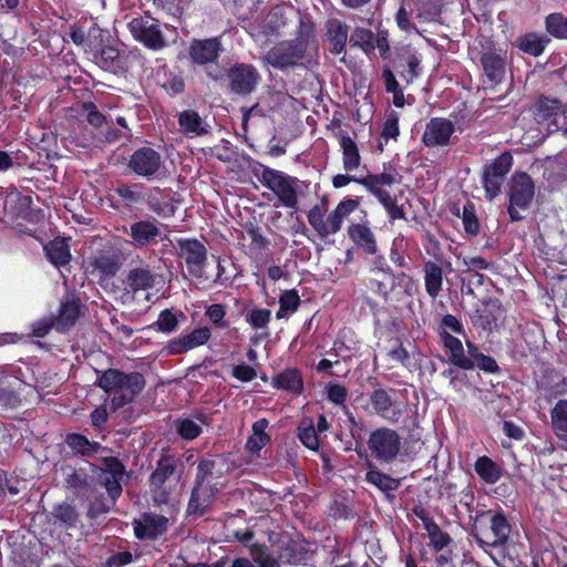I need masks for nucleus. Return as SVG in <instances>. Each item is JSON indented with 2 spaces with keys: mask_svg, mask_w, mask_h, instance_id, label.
Instances as JSON below:
<instances>
[{
  "mask_svg": "<svg viewBox=\"0 0 567 567\" xmlns=\"http://www.w3.org/2000/svg\"><path fill=\"white\" fill-rule=\"evenodd\" d=\"M534 197V183L526 173H516L512 177L508 214L512 221L522 219L517 209H527Z\"/></svg>",
  "mask_w": 567,
  "mask_h": 567,
  "instance_id": "nucleus-6",
  "label": "nucleus"
},
{
  "mask_svg": "<svg viewBox=\"0 0 567 567\" xmlns=\"http://www.w3.org/2000/svg\"><path fill=\"white\" fill-rule=\"evenodd\" d=\"M365 481L383 493H391L399 488L400 481L395 480L377 468H370L365 474Z\"/></svg>",
  "mask_w": 567,
  "mask_h": 567,
  "instance_id": "nucleus-37",
  "label": "nucleus"
},
{
  "mask_svg": "<svg viewBox=\"0 0 567 567\" xmlns=\"http://www.w3.org/2000/svg\"><path fill=\"white\" fill-rule=\"evenodd\" d=\"M128 168L146 179L157 178L163 168L162 156L154 148H138L131 155Z\"/></svg>",
  "mask_w": 567,
  "mask_h": 567,
  "instance_id": "nucleus-8",
  "label": "nucleus"
},
{
  "mask_svg": "<svg viewBox=\"0 0 567 567\" xmlns=\"http://www.w3.org/2000/svg\"><path fill=\"white\" fill-rule=\"evenodd\" d=\"M55 320L53 317L42 318L32 324V333L34 337L42 338L49 333L54 326Z\"/></svg>",
  "mask_w": 567,
  "mask_h": 567,
  "instance_id": "nucleus-60",
  "label": "nucleus"
},
{
  "mask_svg": "<svg viewBox=\"0 0 567 567\" xmlns=\"http://www.w3.org/2000/svg\"><path fill=\"white\" fill-rule=\"evenodd\" d=\"M220 43L217 39L194 41L189 48V55L197 64H206L217 59Z\"/></svg>",
  "mask_w": 567,
  "mask_h": 567,
  "instance_id": "nucleus-21",
  "label": "nucleus"
},
{
  "mask_svg": "<svg viewBox=\"0 0 567 567\" xmlns=\"http://www.w3.org/2000/svg\"><path fill=\"white\" fill-rule=\"evenodd\" d=\"M551 426L559 439H567V400H559L550 411Z\"/></svg>",
  "mask_w": 567,
  "mask_h": 567,
  "instance_id": "nucleus-35",
  "label": "nucleus"
},
{
  "mask_svg": "<svg viewBox=\"0 0 567 567\" xmlns=\"http://www.w3.org/2000/svg\"><path fill=\"white\" fill-rule=\"evenodd\" d=\"M96 385L111 396V409L115 412L134 400L143 390L145 380L138 372L126 374L117 369H109L99 377Z\"/></svg>",
  "mask_w": 567,
  "mask_h": 567,
  "instance_id": "nucleus-1",
  "label": "nucleus"
},
{
  "mask_svg": "<svg viewBox=\"0 0 567 567\" xmlns=\"http://www.w3.org/2000/svg\"><path fill=\"white\" fill-rule=\"evenodd\" d=\"M349 43L352 48H360L365 53H370L375 49L374 33L369 29L357 27L349 39Z\"/></svg>",
  "mask_w": 567,
  "mask_h": 567,
  "instance_id": "nucleus-40",
  "label": "nucleus"
},
{
  "mask_svg": "<svg viewBox=\"0 0 567 567\" xmlns=\"http://www.w3.org/2000/svg\"><path fill=\"white\" fill-rule=\"evenodd\" d=\"M250 555L252 559L259 565V567H282V563L272 554L266 551V549L257 544L250 546Z\"/></svg>",
  "mask_w": 567,
  "mask_h": 567,
  "instance_id": "nucleus-46",
  "label": "nucleus"
},
{
  "mask_svg": "<svg viewBox=\"0 0 567 567\" xmlns=\"http://www.w3.org/2000/svg\"><path fill=\"white\" fill-rule=\"evenodd\" d=\"M268 424L269 422L266 419H260L252 424V434L246 444L250 452H259L269 442L270 437L266 433Z\"/></svg>",
  "mask_w": 567,
  "mask_h": 567,
  "instance_id": "nucleus-36",
  "label": "nucleus"
},
{
  "mask_svg": "<svg viewBox=\"0 0 567 567\" xmlns=\"http://www.w3.org/2000/svg\"><path fill=\"white\" fill-rule=\"evenodd\" d=\"M156 276L151 267L140 261L135 266L131 265L126 275L125 285L128 291L135 293L141 290L147 291L148 289L153 288Z\"/></svg>",
  "mask_w": 567,
  "mask_h": 567,
  "instance_id": "nucleus-15",
  "label": "nucleus"
},
{
  "mask_svg": "<svg viewBox=\"0 0 567 567\" xmlns=\"http://www.w3.org/2000/svg\"><path fill=\"white\" fill-rule=\"evenodd\" d=\"M504 182V178L493 175L486 171L483 172V185L486 192V195L489 199H493L501 193V186Z\"/></svg>",
  "mask_w": 567,
  "mask_h": 567,
  "instance_id": "nucleus-57",
  "label": "nucleus"
},
{
  "mask_svg": "<svg viewBox=\"0 0 567 567\" xmlns=\"http://www.w3.org/2000/svg\"><path fill=\"white\" fill-rule=\"evenodd\" d=\"M454 131V124L450 120L433 117L425 125L422 142L427 147L447 146Z\"/></svg>",
  "mask_w": 567,
  "mask_h": 567,
  "instance_id": "nucleus-12",
  "label": "nucleus"
},
{
  "mask_svg": "<svg viewBox=\"0 0 567 567\" xmlns=\"http://www.w3.org/2000/svg\"><path fill=\"white\" fill-rule=\"evenodd\" d=\"M66 445L78 455L91 457L105 449L97 442H91L87 437L79 433L68 434Z\"/></svg>",
  "mask_w": 567,
  "mask_h": 567,
  "instance_id": "nucleus-27",
  "label": "nucleus"
},
{
  "mask_svg": "<svg viewBox=\"0 0 567 567\" xmlns=\"http://www.w3.org/2000/svg\"><path fill=\"white\" fill-rule=\"evenodd\" d=\"M299 440L301 443L307 446L309 450L316 451L319 447V439L317 435V430L313 427L311 423L306 424L305 422L299 427Z\"/></svg>",
  "mask_w": 567,
  "mask_h": 567,
  "instance_id": "nucleus-55",
  "label": "nucleus"
},
{
  "mask_svg": "<svg viewBox=\"0 0 567 567\" xmlns=\"http://www.w3.org/2000/svg\"><path fill=\"white\" fill-rule=\"evenodd\" d=\"M177 484L174 483H156L155 481H151V491L153 494V499L158 505L167 504L176 491Z\"/></svg>",
  "mask_w": 567,
  "mask_h": 567,
  "instance_id": "nucleus-50",
  "label": "nucleus"
},
{
  "mask_svg": "<svg viewBox=\"0 0 567 567\" xmlns=\"http://www.w3.org/2000/svg\"><path fill=\"white\" fill-rule=\"evenodd\" d=\"M176 430L185 440H194L202 432V426L190 419H182L176 421Z\"/></svg>",
  "mask_w": 567,
  "mask_h": 567,
  "instance_id": "nucleus-54",
  "label": "nucleus"
},
{
  "mask_svg": "<svg viewBox=\"0 0 567 567\" xmlns=\"http://www.w3.org/2000/svg\"><path fill=\"white\" fill-rule=\"evenodd\" d=\"M546 30L555 38L567 39V18L561 13H551L546 18Z\"/></svg>",
  "mask_w": 567,
  "mask_h": 567,
  "instance_id": "nucleus-48",
  "label": "nucleus"
},
{
  "mask_svg": "<svg viewBox=\"0 0 567 567\" xmlns=\"http://www.w3.org/2000/svg\"><path fill=\"white\" fill-rule=\"evenodd\" d=\"M358 206L359 203L355 199L348 198L341 200L337 207L324 217L322 238L338 233L341 229L344 218L354 212Z\"/></svg>",
  "mask_w": 567,
  "mask_h": 567,
  "instance_id": "nucleus-18",
  "label": "nucleus"
},
{
  "mask_svg": "<svg viewBox=\"0 0 567 567\" xmlns=\"http://www.w3.org/2000/svg\"><path fill=\"white\" fill-rule=\"evenodd\" d=\"M513 164V157L509 153L505 152L501 154L493 163L485 165L484 171L505 178Z\"/></svg>",
  "mask_w": 567,
  "mask_h": 567,
  "instance_id": "nucleus-51",
  "label": "nucleus"
},
{
  "mask_svg": "<svg viewBox=\"0 0 567 567\" xmlns=\"http://www.w3.org/2000/svg\"><path fill=\"white\" fill-rule=\"evenodd\" d=\"M279 310L277 311V318H286L289 313L295 312L299 305L300 298L296 290H287L285 291L279 299Z\"/></svg>",
  "mask_w": 567,
  "mask_h": 567,
  "instance_id": "nucleus-44",
  "label": "nucleus"
},
{
  "mask_svg": "<svg viewBox=\"0 0 567 567\" xmlns=\"http://www.w3.org/2000/svg\"><path fill=\"white\" fill-rule=\"evenodd\" d=\"M178 248V255L183 258L187 265V269L194 277L203 276V268L207 260V249L205 245L190 238H178L176 239Z\"/></svg>",
  "mask_w": 567,
  "mask_h": 567,
  "instance_id": "nucleus-11",
  "label": "nucleus"
},
{
  "mask_svg": "<svg viewBox=\"0 0 567 567\" xmlns=\"http://www.w3.org/2000/svg\"><path fill=\"white\" fill-rule=\"evenodd\" d=\"M399 116L395 112H391L388 114L383 124L382 137L386 141L389 138L395 140L399 135Z\"/></svg>",
  "mask_w": 567,
  "mask_h": 567,
  "instance_id": "nucleus-58",
  "label": "nucleus"
},
{
  "mask_svg": "<svg viewBox=\"0 0 567 567\" xmlns=\"http://www.w3.org/2000/svg\"><path fill=\"white\" fill-rule=\"evenodd\" d=\"M462 264L466 267L467 272L483 270L488 267V262L478 256H465L462 258Z\"/></svg>",
  "mask_w": 567,
  "mask_h": 567,
  "instance_id": "nucleus-64",
  "label": "nucleus"
},
{
  "mask_svg": "<svg viewBox=\"0 0 567 567\" xmlns=\"http://www.w3.org/2000/svg\"><path fill=\"white\" fill-rule=\"evenodd\" d=\"M151 481L178 484L179 477L176 474V463L172 456H163L157 462L156 470L151 475Z\"/></svg>",
  "mask_w": 567,
  "mask_h": 567,
  "instance_id": "nucleus-33",
  "label": "nucleus"
},
{
  "mask_svg": "<svg viewBox=\"0 0 567 567\" xmlns=\"http://www.w3.org/2000/svg\"><path fill=\"white\" fill-rule=\"evenodd\" d=\"M184 134L199 136L207 133L206 125L199 114L193 110L183 111L178 117Z\"/></svg>",
  "mask_w": 567,
  "mask_h": 567,
  "instance_id": "nucleus-31",
  "label": "nucleus"
},
{
  "mask_svg": "<svg viewBox=\"0 0 567 567\" xmlns=\"http://www.w3.org/2000/svg\"><path fill=\"white\" fill-rule=\"evenodd\" d=\"M511 533L512 526L502 513L482 511L473 517L472 534L485 551L505 546Z\"/></svg>",
  "mask_w": 567,
  "mask_h": 567,
  "instance_id": "nucleus-2",
  "label": "nucleus"
},
{
  "mask_svg": "<svg viewBox=\"0 0 567 567\" xmlns=\"http://www.w3.org/2000/svg\"><path fill=\"white\" fill-rule=\"evenodd\" d=\"M424 286L427 295L435 299L443 286V270L436 262L429 260L424 264Z\"/></svg>",
  "mask_w": 567,
  "mask_h": 567,
  "instance_id": "nucleus-25",
  "label": "nucleus"
},
{
  "mask_svg": "<svg viewBox=\"0 0 567 567\" xmlns=\"http://www.w3.org/2000/svg\"><path fill=\"white\" fill-rule=\"evenodd\" d=\"M233 375L243 382H249L256 378L257 373L256 370L249 365L238 364L233 368Z\"/></svg>",
  "mask_w": 567,
  "mask_h": 567,
  "instance_id": "nucleus-63",
  "label": "nucleus"
},
{
  "mask_svg": "<svg viewBox=\"0 0 567 567\" xmlns=\"http://www.w3.org/2000/svg\"><path fill=\"white\" fill-rule=\"evenodd\" d=\"M423 525L429 534L432 545L436 550H441L449 544L450 537L447 534L443 533L439 525L435 524L432 519L423 518Z\"/></svg>",
  "mask_w": 567,
  "mask_h": 567,
  "instance_id": "nucleus-47",
  "label": "nucleus"
},
{
  "mask_svg": "<svg viewBox=\"0 0 567 567\" xmlns=\"http://www.w3.org/2000/svg\"><path fill=\"white\" fill-rule=\"evenodd\" d=\"M167 518L163 515L145 514L142 519L134 522V533L140 539H155L167 528Z\"/></svg>",
  "mask_w": 567,
  "mask_h": 567,
  "instance_id": "nucleus-17",
  "label": "nucleus"
},
{
  "mask_svg": "<svg viewBox=\"0 0 567 567\" xmlns=\"http://www.w3.org/2000/svg\"><path fill=\"white\" fill-rule=\"evenodd\" d=\"M307 51V44L303 40L296 39L282 41L272 47L262 56V61L276 69H286L297 65Z\"/></svg>",
  "mask_w": 567,
  "mask_h": 567,
  "instance_id": "nucleus-5",
  "label": "nucleus"
},
{
  "mask_svg": "<svg viewBox=\"0 0 567 567\" xmlns=\"http://www.w3.org/2000/svg\"><path fill=\"white\" fill-rule=\"evenodd\" d=\"M324 216L319 206L312 207L308 213V221L311 227L322 237Z\"/></svg>",
  "mask_w": 567,
  "mask_h": 567,
  "instance_id": "nucleus-59",
  "label": "nucleus"
},
{
  "mask_svg": "<svg viewBox=\"0 0 567 567\" xmlns=\"http://www.w3.org/2000/svg\"><path fill=\"white\" fill-rule=\"evenodd\" d=\"M340 146L342 148V163L347 172L357 169L361 164L359 148L353 140L348 135L340 137Z\"/></svg>",
  "mask_w": 567,
  "mask_h": 567,
  "instance_id": "nucleus-34",
  "label": "nucleus"
},
{
  "mask_svg": "<svg viewBox=\"0 0 567 567\" xmlns=\"http://www.w3.org/2000/svg\"><path fill=\"white\" fill-rule=\"evenodd\" d=\"M209 338L210 330L208 328L204 327L195 329L190 333L171 340L167 344V352L169 354L185 353L205 344Z\"/></svg>",
  "mask_w": 567,
  "mask_h": 567,
  "instance_id": "nucleus-16",
  "label": "nucleus"
},
{
  "mask_svg": "<svg viewBox=\"0 0 567 567\" xmlns=\"http://www.w3.org/2000/svg\"><path fill=\"white\" fill-rule=\"evenodd\" d=\"M349 237L367 254L374 255L378 250L377 241L371 229L363 224H352L348 228Z\"/></svg>",
  "mask_w": 567,
  "mask_h": 567,
  "instance_id": "nucleus-23",
  "label": "nucleus"
},
{
  "mask_svg": "<svg viewBox=\"0 0 567 567\" xmlns=\"http://www.w3.org/2000/svg\"><path fill=\"white\" fill-rule=\"evenodd\" d=\"M271 319V311L269 309H251L246 313V321L254 329H265Z\"/></svg>",
  "mask_w": 567,
  "mask_h": 567,
  "instance_id": "nucleus-53",
  "label": "nucleus"
},
{
  "mask_svg": "<svg viewBox=\"0 0 567 567\" xmlns=\"http://www.w3.org/2000/svg\"><path fill=\"white\" fill-rule=\"evenodd\" d=\"M229 90L237 95H248L255 91L260 81V74L251 64L239 63L231 66L227 73Z\"/></svg>",
  "mask_w": 567,
  "mask_h": 567,
  "instance_id": "nucleus-10",
  "label": "nucleus"
},
{
  "mask_svg": "<svg viewBox=\"0 0 567 567\" xmlns=\"http://www.w3.org/2000/svg\"><path fill=\"white\" fill-rule=\"evenodd\" d=\"M159 235V228L152 221L141 220L131 225L130 236L136 247L147 246Z\"/></svg>",
  "mask_w": 567,
  "mask_h": 567,
  "instance_id": "nucleus-24",
  "label": "nucleus"
},
{
  "mask_svg": "<svg viewBox=\"0 0 567 567\" xmlns=\"http://www.w3.org/2000/svg\"><path fill=\"white\" fill-rule=\"evenodd\" d=\"M563 115L561 104L558 100L543 97L536 105V120L545 124L547 130L553 132L560 128L558 118Z\"/></svg>",
  "mask_w": 567,
  "mask_h": 567,
  "instance_id": "nucleus-19",
  "label": "nucleus"
},
{
  "mask_svg": "<svg viewBox=\"0 0 567 567\" xmlns=\"http://www.w3.org/2000/svg\"><path fill=\"white\" fill-rule=\"evenodd\" d=\"M217 462L215 460H203L197 466L196 481L197 484H210L213 478H218L221 471L216 470Z\"/></svg>",
  "mask_w": 567,
  "mask_h": 567,
  "instance_id": "nucleus-43",
  "label": "nucleus"
},
{
  "mask_svg": "<svg viewBox=\"0 0 567 567\" xmlns=\"http://www.w3.org/2000/svg\"><path fill=\"white\" fill-rule=\"evenodd\" d=\"M394 389H374L369 398L373 411L381 417L396 423L405 412V404L395 399Z\"/></svg>",
  "mask_w": 567,
  "mask_h": 567,
  "instance_id": "nucleus-7",
  "label": "nucleus"
},
{
  "mask_svg": "<svg viewBox=\"0 0 567 567\" xmlns=\"http://www.w3.org/2000/svg\"><path fill=\"white\" fill-rule=\"evenodd\" d=\"M402 446V437L390 427H379L371 432L368 447L374 458L383 463L393 462Z\"/></svg>",
  "mask_w": 567,
  "mask_h": 567,
  "instance_id": "nucleus-4",
  "label": "nucleus"
},
{
  "mask_svg": "<svg viewBox=\"0 0 567 567\" xmlns=\"http://www.w3.org/2000/svg\"><path fill=\"white\" fill-rule=\"evenodd\" d=\"M278 555L282 565L299 564L303 559L302 554L298 550L295 543H288L281 546Z\"/></svg>",
  "mask_w": 567,
  "mask_h": 567,
  "instance_id": "nucleus-56",
  "label": "nucleus"
},
{
  "mask_svg": "<svg viewBox=\"0 0 567 567\" xmlns=\"http://www.w3.org/2000/svg\"><path fill=\"white\" fill-rule=\"evenodd\" d=\"M328 399L336 404H343L347 398V390L338 383H329L327 386Z\"/></svg>",
  "mask_w": 567,
  "mask_h": 567,
  "instance_id": "nucleus-62",
  "label": "nucleus"
},
{
  "mask_svg": "<svg viewBox=\"0 0 567 567\" xmlns=\"http://www.w3.org/2000/svg\"><path fill=\"white\" fill-rule=\"evenodd\" d=\"M475 471L486 483H496L501 477L499 467L487 456L478 457L475 462Z\"/></svg>",
  "mask_w": 567,
  "mask_h": 567,
  "instance_id": "nucleus-39",
  "label": "nucleus"
},
{
  "mask_svg": "<svg viewBox=\"0 0 567 567\" xmlns=\"http://www.w3.org/2000/svg\"><path fill=\"white\" fill-rule=\"evenodd\" d=\"M481 62L486 76L492 82H501L505 74V59L495 52H486L482 55Z\"/></svg>",
  "mask_w": 567,
  "mask_h": 567,
  "instance_id": "nucleus-29",
  "label": "nucleus"
},
{
  "mask_svg": "<svg viewBox=\"0 0 567 567\" xmlns=\"http://www.w3.org/2000/svg\"><path fill=\"white\" fill-rule=\"evenodd\" d=\"M94 266L104 275H114L121 266V261L117 255L104 252L95 257Z\"/></svg>",
  "mask_w": 567,
  "mask_h": 567,
  "instance_id": "nucleus-49",
  "label": "nucleus"
},
{
  "mask_svg": "<svg viewBox=\"0 0 567 567\" xmlns=\"http://www.w3.org/2000/svg\"><path fill=\"white\" fill-rule=\"evenodd\" d=\"M81 315L80 302L75 298H68L61 302L59 316L56 318V329L65 331L73 326Z\"/></svg>",
  "mask_w": 567,
  "mask_h": 567,
  "instance_id": "nucleus-26",
  "label": "nucleus"
},
{
  "mask_svg": "<svg viewBox=\"0 0 567 567\" xmlns=\"http://www.w3.org/2000/svg\"><path fill=\"white\" fill-rule=\"evenodd\" d=\"M206 315L210 321L220 328H226L227 323L223 320L226 312L221 305L215 303L208 307Z\"/></svg>",
  "mask_w": 567,
  "mask_h": 567,
  "instance_id": "nucleus-61",
  "label": "nucleus"
},
{
  "mask_svg": "<svg viewBox=\"0 0 567 567\" xmlns=\"http://www.w3.org/2000/svg\"><path fill=\"white\" fill-rule=\"evenodd\" d=\"M105 464L107 470H100L97 482L106 489L109 497L114 504L122 494L121 481L124 475V466L115 457L105 458Z\"/></svg>",
  "mask_w": 567,
  "mask_h": 567,
  "instance_id": "nucleus-13",
  "label": "nucleus"
},
{
  "mask_svg": "<svg viewBox=\"0 0 567 567\" xmlns=\"http://www.w3.org/2000/svg\"><path fill=\"white\" fill-rule=\"evenodd\" d=\"M53 524H59L65 529L75 528L80 523V514L75 506L62 503L53 507L51 512Z\"/></svg>",
  "mask_w": 567,
  "mask_h": 567,
  "instance_id": "nucleus-28",
  "label": "nucleus"
},
{
  "mask_svg": "<svg viewBox=\"0 0 567 567\" xmlns=\"http://www.w3.org/2000/svg\"><path fill=\"white\" fill-rule=\"evenodd\" d=\"M143 184L125 185L122 184L116 188V194L128 205L138 204L145 200Z\"/></svg>",
  "mask_w": 567,
  "mask_h": 567,
  "instance_id": "nucleus-41",
  "label": "nucleus"
},
{
  "mask_svg": "<svg viewBox=\"0 0 567 567\" xmlns=\"http://www.w3.org/2000/svg\"><path fill=\"white\" fill-rule=\"evenodd\" d=\"M181 318H185L182 311L174 312L171 309H165L159 313L155 324L158 331L171 333L176 330Z\"/></svg>",
  "mask_w": 567,
  "mask_h": 567,
  "instance_id": "nucleus-42",
  "label": "nucleus"
},
{
  "mask_svg": "<svg viewBox=\"0 0 567 567\" xmlns=\"http://www.w3.org/2000/svg\"><path fill=\"white\" fill-rule=\"evenodd\" d=\"M131 34L145 47L158 50L165 45L157 22L151 17H138L127 23Z\"/></svg>",
  "mask_w": 567,
  "mask_h": 567,
  "instance_id": "nucleus-9",
  "label": "nucleus"
},
{
  "mask_svg": "<svg viewBox=\"0 0 567 567\" xmlns=\"http://www.w3.org/2000/svg\"><path fill=\"white\" fill-rule=\"evenodd\" d=\"M48 259L56 267L66 265L71 259L69 245L64 238H55L44 246Z\"/></svg>",
  "mask_w": 567,
  "mask_h": 567,
  "instance_id": "nucleus-30",
  "label": "nucleus"
},
{
  "mask_svg": "<svg viewBox=\"0 0 567 567\" xmlns=\"http://www.w3.org/2000/svg\"><path fill=\"white\" fill-rule=\"evenodd\" d=\"M326 37L330 43V52L334 55L341 54L349 38V25L337 18H330L324 24Z\"/></svg>",
  "mask_w": 567,
  "mask_h": 567,
  "instance_id": "nucleus-20",
  "label": "nucleus"
},
{
  "mask_svg": "<svg viewBox=\"0 0 567 567\" xmlns=\"http://www.w3.org/2000/svg\"><path fill=\"white\" fill-rule=\"evenodd\" d=\"M219 492L217 484H197L192 492L187 514L203 516L210 508L216 494Z\"/></svg>",
  "mask_w": 567,
  "mask_h": 567,
  "instance_id": "nucleus-14",
  "label": "nucleus"
},
{
  "mask_svg": "<svg viewBox=\"0 0 567 567\" xmlns=\"http://www.w3.org/2000/svg\"><path fill=\"white\" fill-rule=\"evenodd\" d=\"M377 198L380 200V203L383 205V207L388 212L391 220L404 218V213H403L402 207H400L396 204L395 198L392 197L386 190L378 192Z\"/></svg>",
  "mask_w": 567,
  "mask_h": 567,
  "instance_id": "nucleus-52",
  "label": "nucleus"
},
{
  "mask_svg": "<svg viewBox=\"0 0 567 567\" xmlns=\"http://www.w3.org/2000/svg\"><path fill=\"white\" fill-rule=\"evenodd\" d=\"M274 384L278 389L288 390L299 393L302 390L303 383L299 371L295 369H287L279 373L274 380Z\"/></svg>",
  "mask_w": 567,
  "mask_h": 567,
  "instance_id": "nucleus-38",
  "label": "nucleus"
},
{
  "mask_svg": "<svg viewBox=\"0 0 567 567\" xmlns=\"http://www.w3.org/2000/svg\"><path fill=\"white\" fill-rule=\"evenodd\" d=\"M548 42L549 39L546 35L527 33L517 38L515 43L523 52L533 56H538L544 52Z\"/></svg>",
  "mask_w": 567,
  "mask_h": 567,
  "instance_id": "nucleus-32",
  "label": "nucleus"
},
{
  "mask_svg": "<svg viewBox=\"0 0 567 567\" xmlns=\"http://www.w3.org/2000/svg\"><path fill=\"white\" fill-rule=\"evenodd\" d=\"M19 398L12 388L10 378L0 369V404L17 406Z\"/></svg>",
  "mask_w": 567,
  "mask_h": 567,
  "instance_id": "nucleus-45",
  "label": "nucleus"
},
{
  "mask_svg": "<svg viewBox=\"0 0 567 567\" xmlns=\"http://www.w3.org/2000/svg\"><path fill=\"white\" fill-rule=\"evenodd\" d=\"M442 339L445 348L450 352V361L454 365L464 370H472L474 368L473 360L464 354V348L461 340L453 337L449 332H443Z\"/></svg>",
  "mask_w": 567,
  "mask_h": 567,
  "instance_id": "nucleus-22",
  "label": "nucleus"
},
{
  "mask_svg": "<svg viewBox=\"0 0 567 567\" xmlns=\"http://www.w3.org/2000/svg\"><path fill=\"white\" fill-rule=\"evenodd\" d=\"M257 176L259 182L276 195L281 206L291 209L298 208L301 181L267 166H264Z\"/></svg>",
  "mask_w": 567,
  "mask_h": 567,
  "instance_id": "nucleus-3",
  "label": "nucleus"
}]
</instances>
